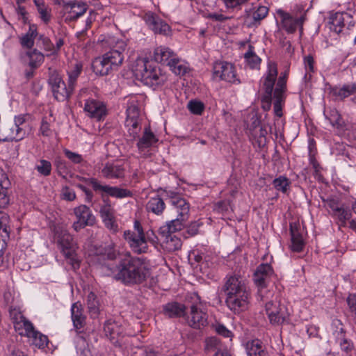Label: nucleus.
I'll list each match as a JSON object with an SVG mask.
<instances>
[{
  "label": "nucleus",
  "mask_w": 356,
  "mask_h": 356,
  "mask_svg": "<svg viewBox=\"0 0 356 356\" xmlns=\"http://www.w3.org/2000/svg\"><path fill=\"white\" fill-rule=\"evenodd\" d=\"M27 55L29 57V65L32 68L38 67L44 61V55L37 49L28 52Z\"/></svg>",
  "instance_id": "nucleus-44"
},
{
  "label": "nucleus",
  "mask_w": 356,
  "mask_h": 356,
  "mask_svg": "<svg viewBox=\"0 0 356 356\" xmlns=\"http://www.w3.org/2000/svg\"><path fill=\"white\" fill-rule=\"evenodd\" d=\"M327 207L331 209L332 214L343 224L351 217L350 211L342 207L335 200H328L327 201Z\"/></svg>",
  "instance_id": "nucleus-23"
},
{
  "label": "nucleus",
  "mask_w": 356,
  "mask_h": 356,
  "mask_svg": "<svg viewBox=\"0 0 356 356\" xmlns=\"http://www.w3.org/2000/svg\"><path fill=\"white\" fill-rule=\"evenodd\" d=\"M102 172L107 179H120L124 176V168L114 163H107L102 169Z\"/></svg>",
  "instance_id": "nucleus-28"
},
{
  "label": "nucleus",
  "mask_w": 356,
  "mask_h": 356,
  "mask_svg": "<svg viewBox=\"0 0 356 356\" xmlns=\"http://www.w3.org/2000/svg\"><path fill=\"white\" fill-rule=\"evenodd\" d=\"M134 232L127 230L124 232L125 241L134 253L140 254L147 252L149 248L146 244L145 234L138 220L134 222Z\"/></svg>",
  "instance_id": "nucleus-8"
},
{
  "label": "nucleus",
  "mask_w": 356,
  "mask_h": 356,
  "mask_svg": "<svg viewBox=\"0 0 356 356\" xmlns=\"http://www.w3.org/2000/svg\"><path fill=\"white\" fill-rule=\"evenodd\" d=\"M82 68V64L81 63L76 62L68 71L67 84L70 86V90H74L77 83V79L81 73Z\"/></svg>",
  "instance_id": "nucleus-33"
},
{
  "label": "nucleus",
  "mask_w": 356,
  "mask_h": 356,
  "mask_svg": "<svg viewBox=\"0 0 356 356\" xmlns=\"http://www.w3.org/2000/svg\"><path fill=\"white\" fill-rule=\"evenodd\" d=\"M87 305L89 312L92 316H96L99 314V303L96 295L93 292H90L88 296Z\"/></svg>",
  "instance_id": "nucleus-45"
},
{
  "label": "nucleus",
  "mask_w": 356,
  "mask_h": 356,
  "mask_svg": "<svg viewBox=\"0 0 356 356\" xmlns=\"http://www.w3.org/2000/svg\"><path fill=\"white\" fill-rule=\"evenodd\" d=\"M56 238L59 248L67 262L73 269L79 268V260L76 255L77 245L67 230L58 227L56 230Z\"/></svg>",
  "instance_id": "nucleus-6"
},
{
  "label": "nucleus",
  "mask_w": 356,
  "mask_h": 356,
  "mask_svg": "<svg viewBox=\"0 0 356 356\" xmlns=\"http://www.w3.org/2000/svg\"><path fill=\"white\" fill-rule=\"evenodd\" d=\"M244 58L246 65L251 69L257 68L261 63V58L255 54L252 45L248 46V50L245 53Z\"/></svg>",
  "instance_id": "nucleus-38"
},
{
  "label": "nucleus",
  "mask_w": 356,
  "mask_h": 356,
  "mask_svg": "<svg viewBox=\"0 0 356 356\" xmlns=\"http://www.w3.org/2000/svg\"><path fill=\"white\" fill-rule=\"evenodd\" d=\"M356 93V82L343 85L339 89H334L333 94L340 99H343Z\"/></svg>",
  "instance_id": "nucleus-37"
},
{
  "label": "nucleus",
  "mask_w": 356,
  "mask_h": 356,
  "mask_svg": "<svg viewBox=\"0 0 356 356\" xmlns=\"http://www.w3.org/2000/svg\"><path fill=\"white\" fill-rule=\"evenodd\" d=\"M290 184V181L284 176H280L279 177L275 179L273 181L274 188L277 191H281L284 193H286Z\"/></svg>",
  "instance_id": "nucleus-47"
},
{
  "label": "nucleus",
  "mask_w": 356,
  "mask_h": 356,
  "mask_svg": "<svg viewBox=\"0 0 356 356\" xmlns=\"http://www.w3.org/2000/svg\"><path fill=\"white\" fill-rule=\"evenodd\" d=\"M10 202L8 191L6 187L0 186V208L6 207Z\"/></svg>",
  "instance_id": "nucleus-55"
},
{
  "label": "nucleus",
  "mask_w": 356,
  "mask_h": 356,
  "mask_svg": "<svg viewBox=\"0 0 356 356\" xmlns=\"http://www.w3.org/2000/svg\"><path fill=\"white\" fill-rule=\"evenodd\" d=\"M49 84L51 86L54 97L58 101H64L73 93L70 90V86L65 83L60 76L56 72L51 73L49 78Z\"/></svg>",
  "instance_id": "nucleus-12"
},
{
  "label": "nucleus",
  "mask_w": 356,
  "mask_h": 356,
  "mask_svg": "<svg viewBox=\"0 0 356 356\" xmlns=\"http://www.w3.org/2000/svg\"><path fill=\"white\" fill-rule=\"evenodd\" d=\"M35 169L40 175L43 176H48L51 174V164L49 161L42 159L35 166Z\"/></svg>",
  "instance_id": "nucleus-51"
},
{
  "label": "nucleus",
  "mask_w": 356,
  "mask_h": 356,
  "mask_svg": "<svg viewBox=\"0 0 356 356\" xmlns=\"http://www.w3.org/2000/svg\"><path fill=\"white\" fill-rule=\"evenodd\" d=\"M290 231L291 235V250L298 252L302 251L305 243L299 227L296 224H290Z\"/></svg>",
  "instance_id": "nucleus-27"
},
{
  "label": "nucleus",
  "mask_w": 356,
  "mask_h": 356,
  "mask_svg": "<svg viewBox=\"0 0 356 356\" xmlns=\"http://www.w3.org/2000/svg\"><path fill=\"white\" fill-rule=\"evenodd\" d=\"M213 328L214 329L215 332L224 337L230 338L232 336L231 331H229L222 324L216 323L213 325Z\"/></svg>",
  "instance_id": "nucleus-54"
},
{
  "label": "nucleus",
  "mask_w": 356,
  "mask_h": 356,
  "mask_svg": "<svg viewBox=\"0 0 356 356\" xmlns=\"http://www.w3.org/2000/svg\"><path fill=\"white\" fill-rule=\"evenodd\" d=\"M111 47V50L104 54L102 57L95 58L92 62L93 72L98 75L105 76L112 70H117L124 60L123 52L127 44L120 39L109 37L106 40Z\"/></svg>",
  "instance_id": "nucleus-3"
},
{
  "label": "nucleus",
  "mask_w": 356,
  "mask_h": 356,
  "mask_svg": "<svg viewBox=\"0 0 356 356\" xmlns=\"http://www.w3.org/2000/svg\"><path fill=\"white\" fill-rule=\"evenodd\" d=\"M126 119L140 120V110L134 101H131L128 106Z\"/></svg>",
  "instance_id": "nucleus-49"
},
{
  "label": "nucleus",
  "mask_w": 356,
  "mask_h": 356,
  "mask_svg": "<svg viewBox=\"0 0 356 356\" xmlns=\"http://www.w3.org/2000/svg\"><path fill=\"white\" fill-rule=\"evenodd\" d=\"M84 111L87 115L97 120H102L107 114L106 105L104 102L95 99H88L84 105Z\"/></svg>",
  "instance_id": "nucleus-17"
},
{
  "label": "nucleus",
  "mask_w": 356,
  "mask_h": 356,
  "mask_svg": "<svg viewBox=\"0 0 356 356\" xmlns=\"http://www.w3.org/2000/svg\"><path fill=\"white\" fill-rule=\"evenodd\" d=\"M175 56L176 55L170 48L164 46L156 47L154 53V58L156 62L167 65Z\"/></svg>",
  "instance_id": "nucleus-26"
},
{
  "label": "nucleus",
  "mask_w": 356,
  "mask_h": 356,
  "mask_svg": "<svg viewBox=\"0 0 356 356\" xmlns=\"http://www.w3.org/2000/svg\"><path fill=\"white\" fill-rule=\"evenodd\" d=\"M186 220L177 217L175 219H172L166 226L162 227V233L172 234L177 231H179L182 229L184 222Z\"/></svg>",
  "instance_id": "nucleus-42"
},
{
  "label": "nucleus",
  "mask_w": 356,
  "mask_h": 356,
  "mask_svg": "<svg viewBox=\"0 0 356 356\" xmlns=\"http://www.w3.org/2000/svg\"><path fill=\"white\" fill-rule=\"evenodd\" d=\"M190 300V312L187 316V323L195 329H201L208 324V316L203 311V305L200 297L196 293H193L188 296Z\"/></svg>",
  "instance_id": "nucleus-7"
},
{
  "label": "nucleus",
  "mask_w": 356,
  "mask_h": 356,
  "mask_svg": "<svg viewBox=\"0 0 356 356\" xmlns=\"http://www.w3.org/2000/svg\"><path fill=\"white\" fill-rule=\"evenodd\" d=\"M213 77L233 84L241 83L237 77L234 65L227 61L218 60L213 63Z\"/></svg>",
  "instance_id": "nucleus-10"
},
{
  "label": "nucleus",
  "mask_w": 356,
  "mask_h": 356,
  "mask_svg": "<svg viewBox=\"0 0 356 356\" xmlns=\"http://www.w3.org/2000/svg\"><path fill=\"white\" fill-rule=\"evenodd\" d=\"M55 165L60 175L66 173L67 171L66 163L64 160L57 158L55 161Z\"/></svg>",
  "instance_id": "nucleus-61"
},
{
  "label": "nucleus",
  "mask_w": 356,
  "mask_h": 356,
  "mask_svg": "<svg viewBox=\"0 0 356 356\" xmlns=\"http://www.w3.org/2000/svg\"><path fill=\"white\" fill-rule=\"evenodd\" d=\"M9 216L4 212L0 211V239L7 241L9 238Z\"/></svg>",
  "instance_id": "nucleus-43"
},
{
  "label": "nucleus",
  "mask_w": 356,
  "mask_h": 356,
  "mask_svg": "<svg viewBox=\"0 0 356 356\" xmlns=\"http://www.w3.org/2000/svg\"><path fill=\"white\" fill-rule=\"evenodd\" d=\"M304 64L306 70L305 76H307V74L314 72V58L311 55L306 56L304 58Z\"/></svg>",
  "instance_id": "nucleus-59"
},
{
  "label": "nucleus",
  "mask_w": 356,
  "mask_h": 356,
  "mask_svg": "<svg viewBox=\"0 0 356 356\" xmlns=\"http://www.w3.org/2000/svg\"><path fill=\"white\" fill-rule=\"evenodd\" d=\"M347 302L350 311L356 316V294L350 295L347 299Z\"/></svg>",
  "instance_id": "nucleus-64"
},
{
  "label": "nucleus",
  "mask_w": 356,
  "mask_h": 356,
  "mask_svg": "<svg viewBox=\"0 0 356 356\" xmlns=\"http://www.w3.org/2000/svg\"><path fill=\"white\" fill-rule=\"evenodd\" d=\"M168 66L172 70L173 73L177 75H183L186 72V67L184 65L180 60L175 56V58L168 63Z\"/></svg>",
  "instance_id": "nucleus-46"
},
{
  "label": "nucleus",
  "mask_w": 356,
  "mask_h": 356,
  "mask_svg": "<svg viewBox=\"0 0 356 356\" xmlns=\"http://www.w3.org/2000/svg\"><path fill=\"white\" fill-rule=\"evenodd\" d=\"M163 314L168 318H179L186 314V307L181 303L171 302L163 307Z\"/></svg>",
  "instance_id": "nucleus-24"
},
{
  "label": "nucleus",
  "mask_w": 356,
  "mask_h": 356,
  "mask_svg": "<svg viewBox=\"0 0 356 356\" xmlns=\"http://www.w3.org/2000/svg\"><path fill=\"white\" fill-rule=\"evenodd\" d=\"M230 208V202L227 200L220 201L216 204L215 209L221 213L227 212Z\"/></svg>",
  "instance_id": "nucleus-60"
},
{
  "label": "nucleus",
  "mask_w": 356,
  "mask_h": 356,
  "mask_svg": "<svg viewBox=\"0 0 356 356\" xmlns=\"http://www.w3.org/2000/svg\"><path fill=\"white\" fill-rule=\"evenodd\" d=\"M170 202L172 211L177 213V217L187 220L189 217V203L184 198L179 196L172 197Z\"/></svg>",
  "instance_id": "nucleus-20"
},
{
  "label": "nucleus",
  "mask_w": 356,
  "mask_h": 356,
  "mask_svg": "<svg viewBox=\"0 0 356 356\" xmlns=\"http://www.w3.org/2000/svg\"><path fill=\"white\" fill-rule=\"evenodd\" d=\"M248 356H268L262 341L259 339L248 341L245 345Z\"/></svg>",
  "instance_id": "nucleus-29"
},
{
  "label": "nucleus",
  "mask_w": 356,
  "mask_h": 356,
  "mask_svg": "<svg viewBox=\"0 0 356 356\" xmlns=\"http://www.w3.org/2000/svg\"><path fill=\"white\" fill-rule=\"evenodd\" d=\"M147 210L151 211L156 215L163 212L165 209V203L162 198L156 195L152 197L147 204Z\"/></svg>",
  "instance_id": "nucleus-36"
},
{
  "label": "nucleus",
  "mask_w": 356,
  "mask_h": 356,
  "mask_svg": "<svg viewBox=\"0 0 356 356\" xmlns=\"http://www.w3.org/2000/svg\"><path fill=\"white\" fill-rule=\"evenodd\" d=\"M156 141L157 139L154 134L149 128H145L143 136L137 143V147L139 151L142 152L156 143Z\"/></svg>",
  "instance_id": "nucleus-30"
},
{
  "label": "nucleus",
  "mask_w": 356,
  "mask_h": 356,
  "mask_svg": "<svg viewBox=\"0 0 356 356\" xmlns=\"http://www.w3.org/2000/svg\"><path fill=\"white\" fill-rule=\"evenodd\" d=\"M163 236L165 239L163 241V245L168 251L173 252L181 247V240L175 235L166 233Z\"/></svg>",
  "instance_id": "nucleus-35"
},
{
  "label": "nucleus",
  "mask_w": 356,
  "mask_h": 356,
  "mask_svg": "<svg viewBox=\"0 0 356 356\" xmlns=\"http://www.w3.org/2000/svg\"><path fill=\"white\" fill-rule=\"evenodd\" d=\"M87 10L88 5L86 3L81 1H76L73 7H71L65 11V13L68 14L65 18V21L74 22L77 20L86 13Z\"/></svg>",
  "instance_id": "nucleus-25"
},
{
  "label": "nucleus",
  "mask_w": 356,
  "mask_h": 356,
  "mask_svg": "<svg viewBox=\"0 0 356 356\" xmlns=\"http://www.w3.org/2000/svg\"><path fill=\"white\" fill-rule=\"evenodd\" d=\"M277 76V65L274 62L268 64V72L264 78L263 88L264 90V99L269 103L272 99V94L275 82Z\"/></svg>",
  "instance_id": "nucleus-16"
},
{
  "label": "nucleus",
  "mask_w": 356,
  "mask_h": 356,
  "mask_svg": "<svg viewBox=\"0 0 356 356\" xmlns=\"http://www.w3.org/2000/svg\"><path fill=\"white\" fill-rule=\"evenodd\" d=\"M96 254L98 256L106 258L108 260H114L117 258L118 252L115 248L113 243L105 245H101L96 250Z\"/></svg>",
  "instance_id": "nucleus-32"
},
{
  "label": "nucleus",
  "mask_w": 356,
  "mask_h": 356,
  "mask_svg": "<svg viewBox=\"0 0 356 356\" xmlns=\"http://www.w3.org/2000/svg\"><path fill=\"white\" fill-rule=\"evenodd\" d=\"M110 271L115 280L126 285L142 284L150 276V268L145 261L129 253L119 261L115 271Z\"/></svg>",
  "instance_id": "nucleus-1"
},
{
  "label": "nucleus",
  "mask_w": 356,
  "mask_h": 356,
  "mask_svg": "<svg viewBox=\"0 0 356 356\" xmlns=\"http://www.w3.org/2000/svg\"><path fill=\"white\" fill-rule=\"evenodd\" d=\"M287 73H282L278 79L274 93L273 108L276 116H282V105L285 100V91L286 90Z\"/></svg>",
  "instance_id": "nucleus-13"
},
{
  "label": "nucleus",
  "mask_w": 356,
  "mask_h": 356,
  "mask_svg": "<svg viewBox=\"0 0 356 356\" xmlns=\"http://www.w3.org/2000/svg\"><path fill=\"white\" fill-rule=\"evenodd\" d=\"M65 156L74 164H81L84 162V159L81 154L72 152L69 149H64Z\"/></svg>",
  "instance_id": "nucleus-52"
},
{
  "label": "nucleus",
  "mask_w": 356,
  "mask_h": 356,
  "mask_svg": "<svg viewBox=\"0 0 356 356\" xmlns=\"http://www.w3.org/2000/svg\"><path fill=\"white\" fill-rule=\"evenodd\" d=\"M273 273V270L272 267L267 264L259 265L254 273V282L258 287L261 288L259 293H261V299L264 300V296L261 294L262 289L266 287V282Z\"/></svg>",
  "instance_id": "nucleus-18"
},
{
  "label": "nucleus",
  "mask_w": 356,
  "mask_h": 356,
  "mask_svg": "<svg viewBox=\"0 0 356 356\" xmlns=\"http://www.w3.org/2000/svg\"><path fill=\"white\" fill-rule=\"evenodd\" d=\"M15 330L22 336L29 337L31 334L33 335V331L35 329L33 324L26 318L16 322L14 324Z\"/></svg>",
  "instance_id": "nucleus-34"
},
{
  "label": "nucleus",
  "mask_w": 356,
  "mask_h": 356,
  "mask_svg": "<svg viewBox=\"0 0 356 356\" xmlns=\"http://www.w3.org/2000/svg\"><path fill=\"white\" fill-rule=\"evenodd\" d=\"M104 333L114 343L123 334V328L117 322L108 320L104 325Z\"/></svg>",
  "instance_id": "nucleus-22"
},
{
  "label": "nucleus",
  "mask_w": 356,
  "mask_h": 356,
  "mask_svg": "<svg viewBox=\"0 0 356 356\" xmlns=\"http://www.w3.org/2000/svg\"><path fill=\"white\" fill-rule=\"evenodd\" d=\"M102 204L100 205L99 214L105 226L113 232H117L118 225L115 222V211L108 197L102 195Z\"/></svg>",
  "instance_id": "nucleus-14"
},
{
  "label": "nucleus",
  "mask_w": 356,
  "mask_h": 356,
  "mask_svg": "<svg viewBox=\"0 0 356 356\" xmlns=\"http://www.w3.org/2000/svg\"><path fill=\"white\" fill-rule=\"evenodd\" d=\"M125 126L127 131L133 139L138 137L141 130L140 120L126 119Z\"/></svg>",
  "instance_id": "nucleus-41"
},
{
  "label": "nucleus",
  "mask_w": 356,
  "mask_h": 356,
  "mask_svg": "<svg viewBox=\"0 0 356 356\" xmlns=\"http://www.w3.org/2000/svg\"><path fill=\"white\" fill-rule=\"evenodd\" d=\"M132 72L138 80L147 86H159L167 81L166 75L159 67L153 65L149 60L144 58H138L135 61Z\"/></svg>",
  "instance_id": "nucleus-4"
},
{
  "label": "nucleus",
  "mask_w": 356,
  "mask_h": 356,
  "mask_svg": "<svg viewBox=\"0 0 356 356\" xmlns=\"http://www.w3.org/2000/svg\"><path fill=\"white\" fill-rule=\"evenodd\" d=\"M74 214L76 218L72 227L76 232L85 228L87 226H93L96 222V218L90 209L86 205L81 204L74 209Z\"/></svg>",
  "instance_id": "nucleus-11"
},
{
  "label": "nucleus",
  "mask_w": 356,
  "mask_h": 356,
  "mask_svg": "<svg viewBox=\"0 0 356 356\" xmlns=\"http://www.w3.org/2000/svg\"><path fill=\"white\" fill-rule=\"evenodd\" d=\"M88 181L95 191L103 192L115 198L120 199L132 196L131 191L128 189L121 188L117 186H110L108 185H102L95 178H90Z\"/></svg>",
  "instance_id": "nucleus-15"
},
{
  "label": "nucleus",
  "mask_w": 356,
  "mask_h": 356,
  "mask_svg": "<svg viewBox=\"0 0 356 356\" xmlns=\"http://www.w3.org/2000/svg\"><path fill=\"white\" fill-rule=\"evenodd\" d=\"M37 36L35 25H30L28 32L22 37L21 44L26 48L31 49L34 44V39Z\"/></svg>",
  "instance_id": "nucleus-39"
},
{
  "label": "nucleus",
  "mask_w": 356,
  "mask_h": 356,
  "mask_svg": "<svg viewBox=\"0 0 356 356\" xmlns=\"http://www.w3.org/2000/svg\"><path fill=\"white\" fill-rule=\"evenodd\" d=\"M28 338L31 339L32 343L38 348H44L47 344V336L38 332L35 329L33 331V335H30Z\"/></svg>",
  "instance_id": "nucleus-48"
},
{
  "label": "nucleus",
  "mask_w": 356,
  "mask_h": 356,
  "mask_svg": "<svg viewBox=\"0 0 356 356\" xmlns=\"http://www.w3.org/2000/svg\"><path fill=\"white\" fill-rule=\"evenodd\" d=\"M188 110L195 115H201L204 110V105L200 101L191 100L188 103Z\"/></svg>",
  "instance_id": "nucleus-50"
},
{
  "label": "nucleus",
  "mask_w": 356,
  "mask_h": 356,
  "mask_svg": "<svg viewBox=\"0 0 356 356\" xmlns=\"http://www.w3.org/2000/svg\"><path fill=\"white\" fill-rule=\"evenodd\" d=\"M225 294V304L234 314L246 311L250 305V292L246 280L239 275L227 277L223 286Z\"/></svg>",
  "instance_id": "nucleus-2"
},
{
  "label": "nucleus",
  "mask_w": 356,
  "mask_h": 356,
  "mask_svg": "<svg viewBox=\"0 0 356 356\" xmlns=\"http://www.w3.org/2000/svg\"><path fill=\"white\" fill-rule=\"evenodd\" d=\"M40 131L44 136H49L51 134L49 124L44 119L42 121Z\"/></svg>",
  "instance_id": "nucleus-63"
},
{
  "label": "nucleus",
  "mask_w": 356,
  "mask_h": 356,
  "mask_svg": "<svg viewBox=\"0 0 356 356\" xmlns=\"http://www.w3.org/2000/svg\"><path fill=\"white\" fill-rule=\"evenodd\" d=\"M145 21L155 33L168 35L170 31L169 25L153 13L146 14Z\"/></svg>",
  "instance_id": "nucleus-19"
},
{
  "label": "nucleus",
  "mask_w": 356,
  "mask_h": 356,
  "mask_svg": "<svg viewBox=\"0 0 356 356\" xmlns=\"http://www.w3.org/2000/svg\"><path fill=\"white\" fill-rule=\"evenodd\" d=\"M38 11L40 15V18L44 22H48L51 18V14L47 6L42 5L38 8Z\"/></svg>",
  "instance_id": "nucleus-56"
},
{
  "label": "nucleus",
  "mask_w": 356,
  "mask_h": 356,
  "mask_svg": "<svg viewBox=\"0 0 356 356\" xmlns=\"http://www.w3.org/2000/svg\"><path fill=\"white\" fill-rule=\"evenodd\" d=\"M268 13V8L266 6H259L257 10L253 13L252 17L254 21L259 22L266 17Z\"/></svg>",
  "instance_id": "nucleus-53"
},
{
  "label": "nucleus",
  "mask_w": 356,
  "mask_h": 356,
  "mask_svg": "<svg viewBox=\"0 0 356 356\" xmlns=\"http://www.w3.org/2000/svg\"><path fill=\"white\" fill-rule=\"evenodd\" d=\"M38 40L46 51H50L51 53V51H54V45L47 37H45L44 35H40Z\"/></svg>",
  "instance_id": "nucleus-58"
},
{
  "label": "nucleus",
  "mask_w": 356,
  "mask_h": 356,
  "mask_svg": "<svg viewBox=\"0 0 356 356\" xmlns=\"http://www.w3.org/2000/svg\"><path fill=\"white\" fill-rule=\"evenodd\" d=\"M265 311L270 323L273 325H282L289 316L286 307L281 303L277 296L266 303Z\"/></svg>",
  "instance_id": "nucleus-9"
},
{
  "label": "nucleus",
  "mask_w": 356,
  "mask_h": 356,
  "mask_svg": "<svg viewBox=\"0 0 356 356\" xmlns=\"http://www.w3.org/2000/svg\"><path fill=\"white\" fill-rule=\"evenodd\" d=\"M27 115L20 114L15 116L13 120L8 122L0 128V134L4 141H20L26 138L31 131Z\"/></svg>",
  "instance_id": "nucleus-5"
},
{
  "label": "nucleus",
  "mask_w": 356,
  "mask_h": 356,
  "mask_svg": "<svg viewBox=\"0 0 356 356\" xmlns=\"http://www.w3.org/2000/svg\"><path fill=\"white\" fill-rule=\"evenodd\" d=\"M61 195L63 198L67 201H73L76 199L75 192L67 186L63 188Z\"/></svg>",
  "instance_id": "nucleus-57"
},
{
  "label": "nucleus",
  "mask_w": 356,
  "mask_h": 356,
  "mask_svg": "<svg viewBox=\"0 0 356 356\" xmlns=\"http://www.w3.org/2000/svg\"><path fill=\"white\" fill-rule=\"evenodd\" d=\"M330 121L333 127H335L337 128L342 127L341 116L337 111L333 112V113L331 115Z\"/></svg>",
  "instance_id": "nucleus-62"
},
{
  "label": "nucleus",
  "mask_w": 356,
  "mask_h": 356,
  "mask_svg": "<svg viewBox=\"0 0 356 356\" xmlns=\"http://www.w3.org/2000/svg\"><path fill=\"white\" fill-rule=\"evenodd\" d=\"M277 13L282 18V23L284 28L288 33H290L295 32L298 26H302L305 21L304 15L296 18L292 17L290 14L283 10H279Z\"/></svg>",
  "instance_id": "nucleus-21"
},
{
  "label": "nucleus",
  "mask_w": 356,
  "mask_h": 356,
  "mask_svg": "<svg viewBox=\"0 0 356 356\" xmlns=\"http://www.w3.org/2000/svg\"><path fill=\"white\" fill-rule=\"evenodd\" d=\"M347 16V14L336 13L330 17V29L339 33L342 31V28L344 26V16Z\"/></svg>",
  "instance_id": "nucleus-40"
},
{
  "label": "nucleus",
  "mask_w": 356,
  "mask_h": 356,
  "mask_svg": "<svg viewBox=\"0 0 356 356\" xmlns=\"http://www.w3.org/2000/svg\"><path fill=\"white\" fill-rule=\"evenodd\" d=\"M72 319L74 326L76 329H81L85 325L86 317L82 313L81 305L75 302L71 308Z\"/></svg>",
  "instance_id": "nucleus-31"
}]
</instances>
